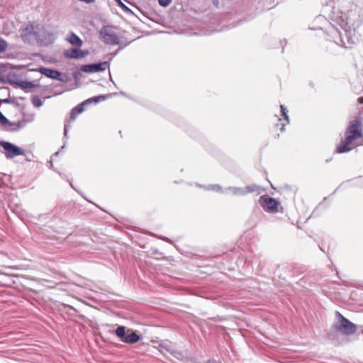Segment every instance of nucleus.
Returning a JSON list of instances; mask_svg holds the SVG:
<instances>
[{
	"mask_svg": "<svg viewBox=\"0 0 363 363\" xmlns=\"http://www.w3.org/2000/svg\"><path fill=\"white\" fill-rule=\"evenodd\" d=\"M346 138L342 140L340 145L337 147V152L338 153L347 152L351 150L350 145L358 138H360L362 133V121L355 119L350 123V125L346 130Z\"/></svg>",
	"mask_w": 363,
	"mask_h": 363,
	"instance_id": "f257e3e1",
	"label": "nucleus"
},
{
	"mask_svg": "<svg viewBox=\"0 0 363 363\" xmlns=\"http://www.w3.org/2000/svg\"><path fill=\"white\" fill-rule=\"evenodd\" d=\"M339 321L333 325V328L344 335H352L357 330V326L348 319L342 315L340 313H337Z\"/></svg>",
	"mask_w": 363,
	"mask_h": 363,
	"instance_id": "f03ea898",
	"label": "nucleus"
},
{
	"mask_svg": "<svg viewBox=\"0 0 363 363\" xmlns=\"http://www.w3.org/2000/svg\"><path fill=\"white\" fill-rule=\"evenodd\" d=\"M99 33L102 40L106 44L118 45L120 43L119 37L110 26H104Z\"/></svg>",
	"mask_w": 363,
	"mask_h": 363,
	"instance_id": "7ed1b4c3",
	"label": "nucleus"
},
{
	"mask_svg": "<svg viewBox=\"0 0 363 363\" xmlns=\"http://www.w3.org/2000/svg\"><path fill=\"white\" fill-rule=\"evenodd\" d=\"M114 333L124 342L132 344L135 343L140 340V337L135 332L128 334L125 333V328L124 326H118L115 330Z\"/></svg>",
	"mask_w": 363,
	"mask_h": 363,
	"instance_id": "20e7f679",
	"label": "nucleus"
},
{
	"mask_svg": "<svg viewBox=\"0 0 363 363\" xmlns=\"http://www.w3.org/2000/svg\"><path fill=\"white\" fill-rule=\"evenodd\" d=\"M0 146L4 150L6 158H13L18 155H24V152L19 147L6 141H0Z\"/></svg>",
	"mask_w": 363,
	"mask_h": 363,
	"instance_id": "39448f33",
	"label": "nucleus"
},
{
	"mask_svg": "<svg viewBox=\"0 0 363 363\" xmlns=\"http://www.w3.org/2000/svg\"><path fill=\"white\" fill-rule=\"evenodd\" d=\"M105 98L106 97L104 96L101 95V96H95V97L90 98V99L85 100L82 104L77 106L72 110V111L70 113L71 120H74L76 118L77 116H78L79 113H81L84 111V106L85 105H87V104L91 103L92 101L97 103V102L100 101L101 100H104Z\"/></svg>",
	"mask_w": 363,
	"mask_h": 363,
	"instance_id": "423d86ee",
	"label": "nucleus"
},
{
	"mask_svg": "<svg viewBox=\"0 0 363 363\" xmlns=\"http://www.w3.org/2000/svg\"><path fill=\"white\" fill-rule=\"evenodd\" d=\"M259 202L262 208L268 212H276L277 211L278 203L274 199L271 197H260Z\"/></svg>",
	"mask_w": 363,
	"mask_h": 363,
	"instance_id": "0eeeda50",
	"label": "nucleus"
},
{
	"mask_svg": "<svg viewBox=\"0 0 363 363\" xmlns=\"http://www.w3.org/2000/svg\"><path fill=\"white\" fill-rule=\"evenodd\" d=\"M108 67L107 62H103L96 64H91L83 65L81 67V70L84 72L93 73L98 72L101 71H104Z\"/></svg>",
	"mask_w": 363,
	"mask_h": 363,
	"instance_id": "6e6552de",
	"label": "nucleus"
},
{
	"mask_svg": "<svg viewBox=\"0 0 363 363\" xmlns=\"http://www.w3.org/2000/svg\"><path fill=\"white\" fill-rule=\"evenodd\" d=\"M87 51H83L78 48H72L70 50L65 51L64 55L67 58L80 59L84 57L87 55Z\"/></svg>",
	"mask_w": 363,
	"mask_h": 363,
	"instance_id": "1a4fd4ad",
	"label": "nucleus"
},
{
	"mask_svg": "<svg viewBox=\"0 0 363 363\" xmlns=\"http://www.w3.org/2000/svg\"><path fill=\"white\" fill-rule=\"evenodd\" d=\"M38 70L42 74L53 79H60L62 75L59 71L50 68L40 67Z\"/></svg>",
	"mask_w": 363,
	"mask_h": 363,
	"instance_id": "9d476101",
	"label": "nucleus"
},
{
	"mask_svg": "<svg viewBox=\"0 0 363 363\" xmlns=\"http://www.w3.org/2000/svg\"><path fill=\"white\" fill-rule=\"evenodd\" d=\"M66 40L72 45L82 46V40L80 39L79 36H77L73 32H71L69 35L66 38Z\"/></svg>",
	"mask_w": 363,
	"mask_h": 363,
	"instance_id": "9b49d317",
	"label": "nucleus"
},
{
	"mask_svg": "<svg viewBox=\"0 0 363 363\" xmlns=\"http://www.w3.org/2000/svg\"><path fill=\"white\" fill-rule=\"evenodd\" d=\"M6 126H7L5 129L6 131L9 132H15L19 130L23 125L20 123H8Z\"/></svg>",
	"mask_w": 363,
	"mask_h": 363,
	"instance_id": "f8f14e48",
	"label": "nucleus"
},
{
	"mask_svg": "<svg viewBox=\"0 0 363 363\" xmlns=\"http://www.w3.org/2000/svg\"><path fill=\"white\" fill-rule=\"evenodd\" d=\"M16 84L19 87H21V89H23L24 90L35 87L36 86L35 84H33L31 82L23 81V80L18 81V82H16Z\"/></svg>",
	"mask_w": 363,
	"mask_h": 363,
	"instance_id": "ddd939ff",
	"label": "nucleus"
},
{
	"mask_svg": "<svg viewBox=\"0 0 363 363\" xmlns=\"http://www.w3.org/2000/svg\"><path fill=\"white\" fill-rule=\"evenodd\" d=\"M244 189L245 190L246 194L259 192L260 190V187L256 184H251L247 186Z\"/></svg>",
	"mask_w": 363,
	"mask_h": 363,
	"instance_id": "4468645a",
	"label": "nucleus"
},
{
	"mask_svg": "<svg viewBox=\"0 0 363 363\" xmlns=\"http://www.w3.org/2000/svg\"><path fill=\"white\" fill-rule=\"evenodd\" d=\"M228 189L232 191V193L234 195H245L246 194L245 190L242 188L229 187Z\"/></svg>",
	"mask_w": 363,
	"mask_h": 363,
	"instance_id": "2eb2a0df",
	"label": "nucleus"
},
{
	"mask_svg": "<svg viewBox=\"0 0 363 363\" xmlns=\"http://www.w3.org/2000/svg\"><path fill=\"white\" fill-rule=\"evenodd\" d=\"M280 108H281V111L282 113V116L284 117V119L287 121V123H289V116L287 115L288 111H287L286 108L284 107V105H281Z\"/></svg>",
	"mask_w": 363,
	"mask_h": 363,
	"instance_id": "dca6fc26",
	"label": "nucleus"
},
{
	"mask_svg": "<svg viewBox=\"0 0 363 363\" xmlns=\"http://www.w3.org/2000/svg\"><path fill=\"white\" fill-rule=\"evenodd\" d=\"M32 103L35 107H40L43 104V102L40 100V99L37 96L33 98Z\"/></svg>",
	"mask_w": 363,
	"mask_h": 363,
	"instance_id": "f3484780",
	"label": "nucleus"
},
{
	"mask_svg": "<svg viewBox=\"0 0 363 363\" xmlns=\"http://www.w3.org/2000/svg\"><path fill=\"white\" fill-rule=\"evenodd\" d=\"M23 30L28 35L35 34V33L34 32L33 26L32 25L27 26L26 27H25Z\"/></svg>",
	"mask_w": 363,
	"mask_h": 363,
	"instance_id": "a211bd4d",
	"label": "nucleus"
},
{
	"mask_svg": "<svg viewBox=\"0 0 363 363\" xmlns=\"http://www.w3.org/2000/svg\"><path fill=\"white\" fill-rule=\"evenodd\" d=\"M0 123L4 125H6L8 123H9V121L4 116V114L1 111H0Z\"/></svg>",
	"mask_w": 363,
	"mask_h": 363,
	"instance_id": "6ab92c4d",
	"label": "nucleus"
},
{
	"mask_svg": "<svg viewBox=\"0 0 363 363\" xmlns=\"http://www.w3.org/2000/svg\"><path fill=\"white\" fill-rule=\"evenodd\" d=\"M208 189H211V190L215 191H222V187L218 184L210 186Z\"/></svg>",
	"mask_w": 363,
	"mask_h": 363,
	"instance_id": "aec40b11",
	"label": "nucleus"
},
{
	"mask_svg": "<svg viewBox=\"0 0 363 363\" xmlns=\"http://www.w3.org/2000/svg\"><path fill=\"white\" fill-rule=\"evenodd\" d=\"M158 1L162 6L167 7L171 4L172 0H158Z\"/></svg>",
	"mask_w": 363,
	"mask_h": 363,
	"instance_id": "412c9836",
	"label": "nucleus"
},
{
	"mask_svg": "<svg viewBox=\"0 0 363 363\" xmlns=\"http://www.w3.org/2000/svg\"><path fill=\"white\" fill-rule=\"evenodd\" d=\"M160 346L162 347V348H164L166 349L167 351L172 352H173L172 350H171V346H169V345L167 343H163V344H161Z\"/></svg>",
	"mask_w": 363,
	"mask_h": 363,
	"instance_id": "4be33fe9",
	"label": "nucleus"
},
{
	"mask_svg": "<svg viewBox=\"0 0 363 363\" xmlns=\"http://www.w3.org/2000/svg\"><path fill=\"white\" fill-rule=\"evenodd\" d=\"M69 125L66 124L65 125V128H64V135H65V136H67L68 130H69Z\"/></svg>",
	"mask_w": 363,
	"mask_h": 363,
	"instance_id": "5701e85b",
	"label": "nucleus"
},
{
	"mask_svg": "<svg viewBox=\"0 0 363 363\" xmlns=\"http://www.w3.org/2000/svg\"><path fill=\"white\" fill-rule=\"evenodd\" d=\"M0 82H4V76L3 75L1 70H0Z\"/></svg>",
	"mask_w": 363,
	"mask_h": 363,
	"instance_id": "b1692460",
	"label": "nucleus"
},
{
	"mask_svg": "<svg viewBox=\"0 0 363 363\" xmlns=\"http://www.w3.org/2000/svg\"><path fill=\"white\" fill-rule=\"evenodd\" d=\"M359 102L360 104H363V97H360V98L359 99Z\"/></svg>",
	"mask_w": 363,
	"mask_h": 363,
	"instance_id": "393cba45",
	"label": "nucleus"
},
{
	"mask_svg": "<svg viewBox=\"0 0 363 363\" xmlns=\"http://www.w3.org/2000/svg\"><path fill=\"white\" fill-rule=\"evenodd\" d=\"M59 154V152H56L54 155H57Z\"/></svg>",
	"mask_w": 363,
	"mask_h": 363,
	"instance_id": "a878e982",
	"label": "nucleus"
}]
</instances>
